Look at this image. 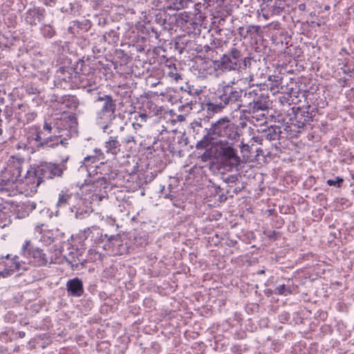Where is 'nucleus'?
Wrapping results in <instances>:
<instances>
[{
  "instance_id": "f257e3e1",
  "label": "nucleus",
  "mask_w": 354,
  "mask_h": 354,
  "mask_svg": "<svg viewBox=\"0 0 354 354\" xmlns=\"http://www.w3.org/2000/svg\"><path fill=\"white\" fill-rule=\"evenodd\" d=\"M43 129L44 132L35 125L24 129L15 148L33 153L41 145L54 147L59 144L65 145V141L71 137V133L64 127L62 120L56 122L53 125L45 122Z\"/></svg>"
},
{
  "instance_id": "f03ea898",
  "label": "nucleus",
  "mask_w": 354,
  "mask_h": 354,
  "mask_svg": "<svg viewBox=\"0 0 354 354\" xmlns=\"http://www.w3.org/2000/svg\"><path fill=\"white\" fill-rule=\"evenodd\" d=\"M98 160L95 156H87L84 158L82 165L79 168L80 172H87L89 178L85 180V183L80 187L82 193L86 199H90V203H97L106 196V189L107 188V182L102 174L91 179V174L95 171L96 163Z\"/></svg>"
},
{
  "instance_id": "7ed1b4c3",
  "label": "nucleus",
  "mask_w": 354,
  "mask_h": 354,
  "mask_svg": "<svg viewBox=\"0 0 354 354\" xmlns=\"http://www.w3.org/2000/svg\"><path fill=\"white\" fill-rule=\"evenodd\" d=\"M206 129V134L196 144L197 149L207 148L220 142H235L239 138L238 127L227 117L221 118Z\"/></svg>"
},
{
  "instance_id": "20e7f679",
  "label": "nucleus",
  "mask_w": 354,
  "mask_h": 354,
  "mask_svg": "<svg viewBox=\"0 0 354 354\" xmlns=\"http://www.w3.org/2000/svg\"><path fill=\"white\" fill-rule=\"evenodd\" d=\"M87 232L91 239L100 245L109 255H122L127 252V244L119 234L109 236L96 226L89 227Z\"/></svg>"
},
{
  "instance_id": "39448f33",
  "label": "nucleus",
  "mask_w": 354,
  "mask_h": 354,
  "mask_svg": "<svg viewBox=\"0 0 354 354\" xmlns=\"http://www.w3.org/2000/svg\"><path fill=\"white\" fill-rule=\"evenodd\" d=\"M242 88L236 89L231 84H226L223 87L222 93L219 95L218 99L208 103V109L218 112L225 106H230L231 109L237 111L242 106Z\"/></svg>"
},
{
  "instance_id": "423d86ee",
  "label": "nucleus",
  "mask_w": 354,
  "mask_h": 354,
  "mask_svg": "<svg viewBox=\"0 0 354 354\" xmlns=\"http://www.w3.org/2000/svg\"><path fill=\"white\" fill-rule=\"evenodd\" d=\"M19 254L22 259L26 261L27 270L30 266H44L48 263L59 261L57 258H50L43 250L35 246L30 240L28 239L22 243Z\"/></svg>"
},
{
  "instance_id": "0eeeda50",
  "label": "nucleus",
  "mask_w": 354,
  "mask_h": 354,
  "mask_svg": "<svg viewBox=\"0 0 354 354\" xmlns=\"http://www.w3.org/2000/svg\"><path fill=\"white\" fill-rule=\"evenodd\" d=\"M206 149L210 156L220 158L228 170L237 168L240 165L241 158L237 154V150L233 147L232 143L220 142L218 145L209 146Z\"/></svg>"
},
{
  "instance_id": "6e6552de",
  "label": "nucleus",
  "mask_w": 354,
  "mask_h": 354,
  "mask_svg": "<svg viewBox=\"0 0 354 354\" xmlns=\"http://www.w3.org/2000/svg\"><path fill=\"white\" fill-rule=\"evenodd\" d=\"M27 270L26 261L21 256L10 254L0 257V277L6 278L17 272L19 274Z\"/></svg>"
},
{
  "instance_id": "1a4fd4ad",
  "label": "nucleus",
  "mask_w": 354,
  "mask_h": 354,
  "mask_svg": "<svg viewBox=\"0 0 354 354\" xmlns=\"http://www.w3.org/2000/svg\"><path fill=\"white\" fill-rule=\"evenodd\" d=\"M250 64V58L242 57L240 50L232 48L229 54L224 55L221 58L218 66L222 71L231 72L240 68H246Z\"/></svg>"
},
{
  "instance_id": "9d476101",
  "label": "nucleus",
  "mask_w": 354,
  "mask_h": 354,
  "mask_svg": "<svg viewBox=\"0 0 354 354\" xmlns=\"http://www.w3.org/2000/svg\"><path fill=\"white\" fill-rule=\"evenodd\" d=\"M38 167H30L24 176L20 178L21 194L32 195L37 192V187L42 182V176L39 174Z\"/></svg>"
},
{
  "instance_id": "9b49d317",
  "label": "nucleus",
  "mask_w": 354,
  "mask_h": 354,
  "mask_svg": "<svg viewBox=\"0 0 354 354\" xmlns=\"http://www.w3.org/2000/svg\"><path fill=\"white\" fill-rule=\"evenodd\" d=\"M20 178L2 171L0 174V194L2 196H15L21 194Z\"/></svg>"
},
{
  "instance_id": "f8f14e48",
  "label": "nucleus",
  "mask_w": 354,
  "mask_h": 354,
  "mask_svg": "<svg viewBox=\"0 0 354 354\" xmlns=\"http://www.w3.org/2000/svg\"><path fill=\"white\" fill-rule=\"evenodd\" d=\"M29 165L26 162L25 159L19 156H11L7 161L6 167L4 171L11 174L12 176L17 177V178H21V172L23 170L26 171L29 168Z\"/></svg>"
},
{
  "instance_id": "ddd939ff",
  "label": "nucleus",
  "mask_w": 354,
  "mask_h": 354,
  "mask_svg": "<svg viewBox=\"0 0 354 354\" xmlns=\"http://www.w3.org/2000/svg\"><path fill=\"white\" fill-rule=\"evenodd\" d=\"M74 198L76 201L75 204L70 207L71 212L77 219H83L87 217L93 210L91 206V203H90L91 200L86 199L84 196V198H80L79 194H75Z\"/></svg>"
},
{
  "instance_id": "4468645a",
  "label": "nucleus",
  "mask_w": 354,
  "mask_h": 354,
  "mask_svg": "<svg viewBox=\"0 0 354 354\" xmlns=\"http://www.w3.org/2000/svg\"><path fill=\"white\" fill-rule=\"evenodd\" d=\"M59 252L63 260L66 261L71 267H77L80 252L70 242H64L57 250Z\"/></svg>"
},
{
  "instance_id": "2eb2a0df",
  "label": "nucleus",
  "mask_w": 354,
  "mask_h": 354,
  "mask_svg": "<svg viewBox=\"0 0 354 354\" xmlns=\"http://www.w3.org/2000/svg\"><path fill=\"white\" fill-rule=\"evenodd\" d=\"M232 72L234 76L227 84H231L232 86L238 84L240 87L254 85L252 83L254 75L252 73L247 74L246 68H240Z\"/></svg>"
},
{
  "instance_id": "dca6fc26",
  "label": "nucleus",
  "mask_w": 354,
  "mask_h": 354,
  "mask_svg": "<svg viewBox=\"0 0 354 354\" xmlns=\"http://www.w3.org/2000/svg\"><path fill=\"white\" fill-rule=\"evenodd\" d=\"M37 167V172L42 176V180L50 179L55 176H61L63 173V170L59 166L52 163L41 165Z\"/></svg>"
},
{
  "instance_id": "f3484780",
  "label": "nucleus",
  "mask_w": 354,
  "mask_h": 354,
  "mask_svg": "<svg viewBox=\"0 0 354 354\" xmlns=\"http://www.w3.org/2000/svg\"><path fill=\"white\" fill-rule=\"evenodd\" d=\"M66 290L68 297H80L84 292L83 282L78 277L71 279L66 283Z\"/></svg>"
},
{
  "instance_id": "a211bd4d",
  "label": "nucleus",
  "mask_w": 354,
  "mask_h": 354,
  "mask_svg": "<svg viewBox=\"0 0 354 354\" xmlns=\"http://www.w3.org/2000/svg\"><path fill=\"white\" fill-rule=\"evenodd\" d=\"M115 117V114L98 111L95 119L96 123L102 129L104 133L109 134L112 132V130L110 129V127Z\"/></svg>"
},
{
  "instance_id": "6ab92c4d",
  "label": "nucleus",
  "mask_w": 354,
  "mask_h": 354,
  "mask_svg": "<svg viewBox=\"0 0 354 354\" xmlns=\"http://www.w3.org/2000/svg\"><path fill=\"white\" fill-rule=\"evenodd\" d=\"M37 204L33 201H26L16 205L15 213L18 218H24L36 208Z\"/></svg>"
},
{
  "instance_id": "aec40b11",
  "label": "nucleus",
  "mask_w": 354,
  "mask_h": 354,
  "mask_svg": "<svg viewBox=\"0 0 354 354\" xmlns=\"http://www.w3.org/2000/svg\"><path fill=\"white\" fill-rule=\"evenodd\" d=\"M44 224H37L35 227V233H38L37 238L43 244L48 245L51 244L54 241L53 232L49 230H43Z\"/></svg>"
},
{
  "instance_id": "412c9836",
  "label": "nucleus",
  "mask_w": 354,
  "mask_h": 354,
  "mask_svg": "<svg viewBox=\"0 0 354 354\" xmlns=\"http://www.w3.org/2000/svg\"><path fill=\"white\" fill-rule=\"evenodd\" d=\"M96 101L102 102V107L99 111L115 114L116 104L111 95H104L103 96H99Z\"/></svg>"
},
{
  "instance_id": "4be33fe9",
  "label": "nucleus",
  "mask_w": 354,
  "mask_h": 354,
  "mask_svg": "<svg viewBox=\"0 0 354 354\" xmlns=\"http://www.w3.org/2000/svg\"><path fill=\"white\" fill-rule=\"evenodd\" d=\"M44 17V10L39 8L29 9L26 15V21L30 25H36Z\"/></svg>"
},
{
  "instance_id": "5701e85b",
  "label": "nucleus",
  "mask_w": 354,
  "mask_h": 354,
  "mask_svg": "<svg viewBox=\"0 0 354 354\" xmlns=\"http://www.w3.org/2000/svg\"><path fill=\"white\" fill-rule=\"evenodd\" d=\"M277 129H279V128L276 126L267 127L266 125H261L257 131L262 133V137L268 140L272 141L278 139L279 131H277Z\"/></svg>"
},
{
  "instance_id": "b1692460",
  "label": "nucleus",
  "mask_w": 354,
  "mask_h": 354,
  "mask_svg": "<svg viewBox=\"0 0 354 354\" xmlns=\"http://www.w3.org/2000/svg\"><path fill=\"white\" fill-rule=\"evenodd\" d=\"M80 80V87L85 89L86 92L90 93L97 88V84L95 81L96 77L93 75L91 77L87 76H77Z\"/></svg>"
},
{
  "instance_id": "393cba45",
  "label": "nucleus",
  "mask_w": 354,
  "mask_h": 354,
  "mask_svg": "<svg viewBox=\"0 0 354 354\" xmlns=\"http://www.w3.org/2000/svg\"><path fill=\"white\" fill-rule=\"evenodd\" d=\"M147 118L148 115L146 113H140L135 115V121L132 123V127L136 134L140 137H143L142 127L144 123L147 122Z\"/></svg>"
},
{
  "instance_id": "a878e982",
  "label": "nucleus",
  "mask_w": 354,
  "mask_h": 354,
  "mask_svg": "<svg viewBox=\"0 0 354 354\" xmlns=\"http://www.w3.org/2000/svg\"><path fill=\"white\" fill-rule=\"evenodd\" d=\"M104 147L107 153L116 154L120 147L118 136H110L108 140L105 141Z\"/></svg>"
},
{
  "instance_id": "bb28decb",
  "label": "nucleus",
  "mask_w": 354,
  "mask_h": 354,
  "mask_svg": "<svg viewBox=\"0 0 354 354\" xmlns=\"http://www.w3.org/2000/svg\"><path fill=\"white\" fill-rule=\"evenodd\" d=\"M192 0H169L167 8L170 10H180L188 8Z\"/></svg>"
},
{
  "instance_id": "cd10ccee",
  "label": "nucleus",
  "mask_w": 354,
  "mask_h": 354,
  "mask_svg": "<svg viewBox=\"0 0 354 354\" xmlns=\"http://www.w3.org/2000/svg\"><path fill=\"white\" fill-rule=\"evenodd\" d=\"M57 77L63 80L65 82H72L73 84H76V82L73 80V78L77 79V73H75L74 77L72 76V74L69 72L68 70H66L65 68H60L57 71L56 73Z\"/></svg>"
},
{
  "instance_id": "c85d7f7f",
  "label": "nucleus",
  "mask_w": 354,
  "mask_h": 354,
  "mask_svg": "<svg viewBox=\"0 0 354 354\" xmlns=\"http://www.w3.org/2000/svg\"><path fill=\"white\" fill-rule=\"evenodd\" d=\"M71 199L72 193L68 189H62L59 194L57 205L59 207H64Z\"/></svg>"
},
{
  "instance_id": "c756f323",
  "label": "nucleus",
  "mask_w": 354,
  "mask_h": 354,
  "mask_svg": "<svg viewBox=\"0 0 354 354\" xmlns=\"http://www.w3.org/2000/svg\"><path fill=\"white\" fill-rule=\"evenodd\" d=\"M11 223L8 209L0 206V228H4Z\"/></svg>"
},
{
  "instance_id": "7c9ffc66",
  "label": "nucleus",
  "mask_w": 354,
  "mask_h": 354,
  "mask_svg": "<svg viewBox=\"0 0 354 354\" xmlns=\"http://www.w3.org/2000/svg\"><path fill=\"white\" fill-rule=\"evenodd\" d=\"M63 104L71 109H76L79 105V101L75 96L66 95L63 99Z\"/></svg>"
},
{
  "instance_id": "2f4dec72",
  "label": "nucleus",
  "mask_w": 354,
  "mask_h": 354,
  "mask_svg": "<svg viewBox=\"0 0 354 354\" xmlns=\"http://www.w3.org/2000/svg\"><path fill=\"white\" fill-rule=\"evenodd\" d=\"M266 108L267 107L265 105L261 106L258 104H254V109H256V111H253L252 117L253 118H256L257 121L261 120V118L264 119L266 117L265 111Z\"/></svg>"
},
{
  "instance_id": "473e14b6",
  "label": "nucleus",
  "mask_w": 354,
  "mask_h": 354,
  "mask_svg": "<svg viewBox=\"0 0 354 354\" xmlns=\"http://www.w3.org/2000/svg\"><path fill=\"white\" fill-rule=\"evenodd\" d=\"M274 294L283 296H288L292 293L290 287L285 284L279 285L274 288Z\"/></svg>"
},
{
  "instance_id": "72a5a7b5",
  "label": "nucleus",
  "mask_w": 354,
  "mask_h": 354,
  "mask_svg": "<svg viewBox=\"0 0 354 354\" xmlns=\"http://www.w3.org/2000/svg\"><path fill=\"white\" fill-rule=\"evenodd\" d=\"M18 114V120L27 123L32 121L36 117V113L33 111H28L27 113H25L24 115L21 113H19Z\"/></svg>"
},
{
  "instance_id": "f704fd0d",
  "label": "nucleus",
  "mask_w": 354,
  "mask_h": 354,
  "mask_svg": "<svg viewBox=\"0 0 354 354\" xmlns=\"http://www.w3.org/2000/svg\"><path fill=\"white\" fill-rule=\"evenodd\" d=\"M88 258L91 261H97L102 260V256L101 253H100L95 249H90L88 251Z\"/></svg>"
},
{
  "instance_id": "c9c22d12",
  "label": "nucleus",
  "mask_w": 354,
  "mask_h": 354,
  "mask_svg": "<svg viewBox=\"0 0 354 354\" xmlns=\"http://www.w3.org/2000/svg\"><path fill=\"white\" fill-rule=\"evenodd\" d=\"M344 179L339 176H337L335 179H328L326 181V183L329 186H335L337 187H340L342 183H343Z\"/></svg>"
},
{
  "instance_id": "e433bc0d",
  "label": "nucleus",
  "mask_w": 354,
  "mask_h": 354,
  "mask_svg": "<svg viewBox=\"0 0 354 354\" xmlns=\"http://www.w3.org/2000/svg\"><path fill=\"white\" fill-rule=\"evenodd\" d=\"M301 115H304L305 118L304 119V121H298V127L301 128L303 127L306 123L309 122L311 120V117L309 115L308 111H304Z\"/></svg>"
},
{
  "instance_id": "4c0bfd02",
  "label": "nucleus",
  "mask_w": 354,
  "mask_h": 354,
  "mask_svg": "<svg viewBox=\"0 0 354 354\" xmlns=\"http://www.w3.org/2000/svg\"><path fill=\"white\" fill-rule=\"evenodd\" d=\"M123 142L126 143V144H129V143H133L134 145L136 144V139H135V137L132 135H127V136H125L123 139Z\"/></svg>"
},
{
  "instance_id": "58836bf2",
  "label": "nucleus",
  "mask_w": 354,
  "mask_h": 354,
  "mask_svg": "<svg viewBox=\"0 0 354 354\" xmlns=\"http://www.w3.org/2000/svg\"><path fill=\"white\" fill-rule=\"evenodd\" d=\"M44 34L46 37H52L54 35V30L50 26L45 28Z\"/></svg>"
},
{
  "instance_id": "ea45409f",
  "label": "nucleus",
  "mask_w": 354,
  "mask_h": 354,
  "mask_svg": "<svg viewBox=\"0 0 354 354\" xmlns=\"http://www.w3.org/2000/svg\"><path fill=\"white\" fill-rule=\"evenodd\" d=\"M168 76L171 77L173 80H174L176 82H178V80L181 78L180 75L174 71H170L168 73Z\"/></svg>"
},
{
  "instance_id": "a19ab883",
  "label": "nucleus",
  "mask_w": 354,
  "mask_h": 354,
  "mask_svg": "<svg viewBox=\"0 0 354 354\" xmlns=\"http://www.w3.org/2000/svg\"><path fill=\"white\" fill-rule=\"evenodd\" d=\"M290 318V315L287 313H283L279 315V319L281 322H285Z\"/></svg>"
},
{
  "instance_id": "79ce46f5",
  "label": "nucleus",
  "mask_w": 354,
  "mask_h": 354,
  "mask_svg": "<svg viewBox=\"0 0 354 354\" xmlns=\"http://www.w3.org/2000/svg\"><path fill=\"white\" fill-rule=\"evenodd\" d=\"M250 31V27L247 28L246 32H244V28L243 27H239V33L241 37H243L245 38L248 36V33Z\"/></svg>"
},
{
  "instance_id": "37998d69",
  "label": "nucleus",
  "mask_w": 354,
  "mask_h": 354,
  "mask_svg": "<svg viewBox=\"0 0 354 354\" xmlns=\"http://www.w3.org/2000/svg\"><path fill=\"white\" fill-rule=\"evenodd\" d=\"M57 250H58V248H56L55 250V257H52L51 258L53 259H55L56 258H57L59 261L56 262L55 263H62L64 261V260L62 259V257L60 256L59 252L56 251Z\"/></svg>"
},
{
  "instance_id": "c03bdc74",
  "label": "nucleus",
  "mask_w": 354,
  "mask_h": 354,
  "mask_svg": "<svg viewBox=\"0 0 354 354\" xmlns=\"http://www.w3.org/2000/svg\"><path fill=\"white\" fill-rule=\"evenodd\" d=\"M196 17H198V19H199L200 22H202V21H203V20H202V19H203V17H202V13H201V12H200L199 11H198V12H196Z\"/></svg>"
},
{
  "instance_id": "a18cd8bd",
  "label": "nucleus",
  "mask_w": 354,
  "mask_h": 354,
  "mask_svg": "<svg viewBox=\"0 0 354 354\" xmlns=\"http://www.w3.org/2000/svg\"><path fill=\"white\" fill-rule=\"evenodd\" d=\"M25 335H26L25 332H24V331H19V332H18V337H19V338H24V337H25Z\"/></svg>"
},
{
  "instance_id": "49530a36",
  "label": "nucleus",
  "mask_w": 354,
  "mask_h": 354,
  "mask_svg": "<svg viewBox=\"0 0 354 354\" xmlns=\"http://www.w3.org/2000/svg\"><path fill=\"white\" fill-rule=\"evenodd\" d=\"M3 142L4 141L0 138V151L3 149Z\"/></svg>"
},
{
  "instance_id": "de8ad7c7",
  "label": "nucleus",
  "mask_w": 354,
  "mask_h": 354,
  "mask_svg": "<svg viewBox=\"0 0 354 354\" xmlns=\"http://www.w3.org/2000/svg\"><path fill=\"white\" fill-rule=\"evenodd\" d=\"M305 8H306L305 4L301 3V4L299 5V10H304Z\"/></svg>"
},
{
  "instance_id": "09e8293b",
  "label": "nucleus",
  "mask_w": 354,
  "mask_h": 354,
  "mask_svg": "<svg viewBox=\"0 0 354 354\" xmlns=\"http://www.w3.org/2000/svg\"><path fill=\"white\" fill-rule=\"evenodd\" d=\"M95 155L97 156H99L102 153V151H101V149H95Z\"/></svg>"
},
{
  "instance_id": "8fccbe9b",
  "label": "nucleus",
  "mask_w": 354,
  "mask_h": 354,
  "mask_svg": "<svg viewBox=\"0 0 354 354\" xmlns=\"http://www.w3.org/2000/svg\"><path fill=\"white\" fill-rule=\"evenodd\" d=\"M201 6V3H196L194 7H195V10L196 11H198V7H200Z\"/></svg>"
},
{
  "instance_id": "3c124183",
  "label": "nucleus",
  "mask_w": 354,
  "mask_h": 354,
  "mask_svg": "<svg viewBox=\"0 0 354 354\" xmlns=\"http://www.w3.org/2000/svg\"><path fill=\"white\" fill-rule=\"evenodd\" d=\"M21 107H23L24 108V111H26V107L25 106H24V105H21ZM19 109H21V106H19Z\"/></svg>"
},
{
  "instance_id": "603ef678",
  "label": "nucleus",
  "mask_w": 354,
  "mask_h": 354,
  "mask_svg": "<svg viewBox=\"0 0 354 354\" xmlns=\"http://www.w3.org/2000/svg\"><path fill=\"white\" fill-rule=\"evenodd\" d=\"M329 9H330V6H325V10H329Z\"/></svg>"
},
{
  "instance_id": "864d4df0",
  "label": "nucleus",
  "mask_w": 354,
  "mask_h": 354,
  "mask_svg": "<svg viewBox=\"0 0 354 354\" xmlns=\"http://www.w3.org/2000/svg\"><path fill=\"white\" fill-rule=\"evenodd\" d=\"M237 116H238L237 115H233V118H235V117H237Z\"/></svg>"
},
{
  "instance_id": "5fc2aeb1",
  "label": "nucleus",
  "mask_w": 354,
  "mask_h": 354,
  "mask_svg": "<svg viewBox=\"0 0 354 354\" xmlns=\"http://www.w3.org/2000/svg\"><path fill=\"white\" fill-rule=\"evenodd\" d=\"M296 118H299V115H298V114H297V115H296Z\"/></svg>"
},
{
  "instance_id": "6e6d98bb",
  "label": "nucleus",
  "mask_w": 354,
  "mask_h": 354,
  "mask_svg": "<svg viewBox=\"0 0 354 354\" xmlns=\"http://www.w3.org/2000/svg\"><path fill=\"white\" fill-rule=\"evenodd\" d=\"M239 1L240 3H241V2H242V0H239Z\"/></svg>"
}]
</instances>
